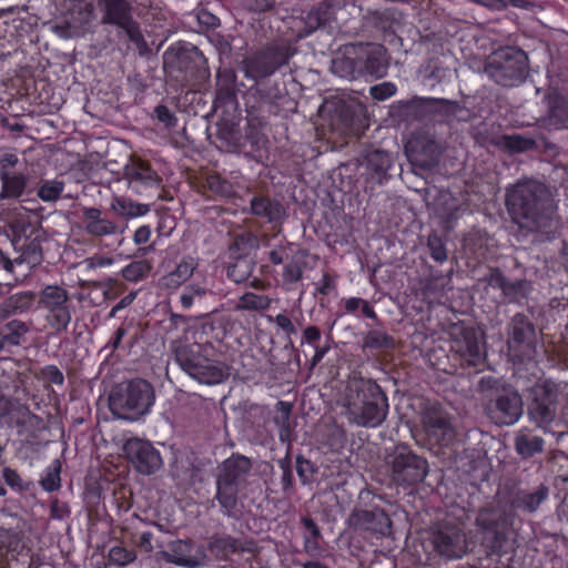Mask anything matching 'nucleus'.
<instances>
[{
	"mask_svg": "<svg viewBox=\"0 0 568 568\" xmlns=\"http://www.w3.org/2000/svg\"><path fill=\"white\" fill-rule=\"evenodd\" d=\"M296 52V48L288 42H272L245 60V77L255 81L247 100L254 99L252 105H255L256 112L286 116L296 111L297 102L287 92L285 83L270 78L286 65Z\"/></svg>",
	"mask_w": 568,
	"mask_h": 568,
	"instance_id": "1",
	"label": "nucleus"
},
{
	"mask_svg": "<svg viewBox=\"0 0 568 568\" xmlns=\"http://www.w3.org/2000/svg\"><path fill=\"white\" fill-rule=\"evenodd\" d=\"M505 203L520 229L538 232L551 226L556 205L544 184L518 182L507 189Z\"/></svg>",
	"mask_w": 568,
	"mask_h": 568,
	"instance_id": "2",
	"label": "nucleus"
},
{
	"mask_svg": "<svg viewBox=\"0 0 568 568\" xmlns=\"http://www.w3.org/2000/svg\"><path fill=\"white\" fill-rule=\"evenodd\" d=\"M351 423L362 427H377L387 416L388 403L385 393L372 379L351 377L341 396Z\"/></svg>",
	"mask_w": 568,
	"mask_h": 568,
	"instance_id": "3",
	"label": "nucleus"
},
{
	"mask_svg": "<svg viewBox=\"0 0 568 568\" xmlns=\"http://www.w3.org/2000/svg\"><path fill=\"white\" fill-rule=\"evenodd\" d=\"M478 390L485 398V412L498 426H510L519 420L524 413L520 394L500 379L483 377Z\"/></svg>",
	"mask_w": 568,
	"mask_h": 568,
	"instance_id": "4",
	"label": "nucleus"
},
{
	"mask_svg": "<svg viewBox=\"0 0 568 568\" xmlns=\"http://www.w3.org/2000/svg\"><path fill=\"white\" fill-rule=\"evenodd\" d=\"M108 400L115 417L136 420L150 412L155 400V392L148 381L134 378L113 386Z\"/></svg>",
	"mask_w": 568,
	"mask_h": 568,
	"instance_id": "5",
	"label": "nucleus"
},
{
	"mask_svg": "<svg viewBox=\"0 0 568 568\" xmlns=\"http://www.w3.org/2000/svg\"><path fill=\"white\" fill-rule=\"evenodd\" d=\"M252 470V462L246 456L232 454L219 466L216 495L223 515L234 517L237 511V495L245 487L246 477Z\"/></svg>",
	"mask_w": 568,
	"mask_h": 568,
	"instance_id": "6",
	"label": "nucleus"
},
{
	"mask_svg": "<svg viewBox=\"0 0 568 568\" xmlns=\"http://www.w3.org/2000/svg\"><path fill=\"white\" fill-rule=\"evenodd\" d=\"M333 67L352 77L357 74L383 78L388 69V53L382 44L361 43L347 48L345 57L334 60Z\"/></svg>",
	"mask_w": 568,
	"mask_h": 568,
	"instance_id": "7",
	"label": "nucleus"
},
{
	"mask_svg": "<svg viewBox=\"0 0 568 568\" xmlns=\"http://www.w3.org/2000/svg\"><path fill=\"white\" fill-rule=\"evenodd\" d=\"M305 257L303 251L293 253L291 244L278 245L266 252L267 263L261 265V273L272 275L286 291H292L303 280Z\"/></svg>",
	"mask_w": 568,
	"mask_h": 568,
	"instance_id": "8",
	"label": "nucleus"
},
{
	"mask_svg": "<svg viewBox=\"0 0 568 568\" xmlns=\"http://www.w3.org/2000/svg\"><path fill=\"white\" fill-rule=\"evenodd\" d=\"M100 8L103 24L122 30L140 55L143 57L150 52L141 26L133 17V6L130 0H101Z\"/></svg>",
	"mask_w": 568,
	"mask_h": 568,
	"instance_id": "9",
	"label": "nucleus"
},
{
	"mask_svg": "<svg viewBox=\"0 0 568 568\" xmlns=\"http://www.w3.org/2000/svg\"><path fill=\"white\" fill-rule=\"evenodd\" d=\"M392 480L399 486L422 483L428 474V462L407 445H397L386 457Z\"/></svg>",
	"mask_w": 568,
	"mask_h": 568,
	"instance_id": "10",
	"label": "nucleus"
},
{
	"mask_svg": "<svg viewBox=\"0 0 568 568\" xmlns=\"http://www.w3.org/2000/svg\"><path fill=\"white\" fill-rule=\"evenodd\" d=\"M527 60L524 50L507 47L493 55L487 64V71L497 84L515 87L526 79Z\"/></svg>",
	"mask_w": 568,
	"mask_h": 568,
	"instance_id": "11",
	"label": "nucleus"
},
{
	"mask_svg": "<svg viewBox=\"0 0 568 568\" xmlns=\"http://www.w3.org/2000/svg\"><path fill=\"white\" fill-rule=\"evenodd\" d=\"M158 551L155 559L165 561L183 568H200L207 560L206 550L203 545L196 544L191 538L172 539L163 544L155 540Z\"/></svg>",
	"mask_w": 568,
	"mask_h": 568,
	"instance_id": "12",
	"label": "nucleus"
},
{
	"mask_svg": "<svg viewBox=\"0 0 568 568\" xmlns=\"http://www.w3.org/2000/svg\"><path fill=\"white\" fill-rule=\"evenodd\" d=\"M559 385L552 381H544L530 388V402L527 414L537 427L546 429L556 418Z\"/></svg>",
	"mask_w": 568,
	"mask_h": 568,
	"instance_id": "13",
	"label": "nucleus"
},
{
	"mask_svg": "<svg viewBox=\"0 0 568 568\" xmlns=\"http://www.w3.org/2000/svg\"><path fill=\"white\" fill-rule=\"evenodd\" d=\"M537 342L534 323L524 313L515 314L507 328L506 355H535Z\"/></svg>",
	"mask_w": 568,
	"mask_h": 568,
	"instance_id": "14",
	"label": "nucleus"
},
{
	"mask_svg": "<svg viewBox=\"0 0 568 568\" xmlns=\"http://www.w3.org/2000/svg\"><path fill=\"white\" fill-rule=\"evenodd\" d=\"M122 450L135 470L143 475L156 473L163 464L160 453L151 442L145 439L129 438L123 444Z\"/></svg>",
	"mask_w": 568,
	"mask_h": 568,
	"instance_id": "15",
	"label": "nucleus"
},
{
	"mask_svg": "<svg viewBox=\"0 0 568 568\" xmlns=\"http://www.w3.org/2000/svg\"><path fill=\"white\" fill-rule=\"evenodd\" d=\"M225 336V329L221 324L203 323L186 333L185 339L193 341L187 355H215L222 354L221 343Z\"/></svg>",
	"mask_w": 568,
	"mask_h": 568,
	"instance_id": "16",
	"label": "nucleus"
},
{
	"mask_svg": "<svg viewBox=\"0 0 568 568\" xmlns=\"http://www.w3.org/2000/svg\"><path fill=\"white\" fill-rule=\"evenodd\" d=\"M430 540L436 552L448 559L460 558L466 552V537L455 525L436 526L432 531Z\"/></svg>",
	"mask_w": 568,
	"mask_h": 568,
	"instance_id": "17",
	"label": "nucleus"
},
{
	"mask_svg": "<svg viewBox=\"0 0 568 568\" xmlns=\"http://www.w3.org/2000/svg\"><path fill=\"white\" fill-rule=\"evenodd\" d=\"M422 426L429 442L448 444L455 436L450 417L439 405H429L422 413Z\"/></svg>",
	"mask_w": 568,
	"mask_h": 568,
	"instance_id": "18",
	"label": "nucleus"
},
{
	"mask_svg": "<svg viewBox=\"0 0 568 568\" xmlns=\"http://www.w3.org/2000/svg\"><path fill=\"white\" fill-rule=\"evenodd\" d=\"M42 241L41 233L34 230H31L29 235L16 237L13 245L20 254L14 261H6V270L12 271L13 264L26 263L30 270L40 265L43 261Z\"/></svg>",
	"mask_w": 568,
	"mask_h": 568,
	"instance_id": "19",
	"label": "nucleus"
},
{
	"mask_svg": "<svg viewBox=\"0 0 568 568\" xmlns=\"http://www.w3.org/2000/svg\"><path fill=\"white\" fill-rule=\"evenodd\" d=\"M176 364L192 378L204 384H217L225 376L224 368L210 357H174Z\"/></svg>",
	"mask_w": 568,
	"mask_h": 568,
	"instance_id": "20",
	"label": "nucleus"
},
{
	"mask_svg": "<svg viewBox=\"0 0 568 568\" xmlns=\"http://www.w3.org/2000/svg\"><path fill=\"white\" fill-rule=\"evenodd\" d=\"M251 213L270 225V230L280 233L286 219V210L281 201L267 195H254L250 201Z\"/></svg>",
	"mask_w": 568,
	"mask_h": 568,
	"instance_id": "21",
	"label": "nucleus"
},
{
	"mask_svg": "<svg viewBox=\"0 0 568 568\" xmlns=\"http://www.w3.org/2000/svg\"><path fill=\"white\" fill-rule=\"evenodd\" d=\"M347 524L351 528L369 530L375 534L387 535L392 521L382 508L355 509L348 517Z\"/></svg>",
	"mask_w": 568,
	"mask_h": 568,
	"instance_id": "22",
	"label": "nucleus"
},
{
	"mask_svg": "<svg viewBox=\"0 0 568 568\" xmlns=\"http://www.w3.org/2000/svg\"><path fill=\"white\" fill-rule=\"evenodd\" d=\"M484 341V333L473 326L457 328L448 341L449 352L453 355H481L480 346ZM487 355V353H483Z\"/></svg>",
	"mask_w": 568,
	"mask_h": 568,
	"instance_id": "23",
	"label": "nucleus"
},
{
	"mask_svg": "<svg viewBox=\"0 0 568 568\" xmlns=\"http://www.w3.org/2000/svg\"><path fill=\"white\" fill-rule=\"evenodd\" d=\"M82 224L87 234L103 237L122 233L121 226L98 207H83Z\"/></svg>",
	"mask_w": 568,
	"mask_h": 568,
	"instance_id": "24",
	"label": "nucleus"
},
{
	"mask_svg": "<svg viewBox=\"0 0 568 568\" xmlns=\"http://www.w3.org/2000/svg\"><path fill=\"white\" fill-rule=\"evenodd\" d=\"M335 18L336 4L332 0H324L307 12L305 26L310 32L317 29H332Z\"/></svg>",
	"mask_w": 568,
	"mask_h": 568,
	"instance_id": "25",
	"label": "nucleus"
},
{
	"mask_svg": "<svg viewBox=\"0 0 568 568\" xmlns=\"http://www.w3.org/2000/svg\"><path fill=\"white\" fill-rule=\"evenodd\" d=\"M359 13L362 14L363 26L372 28L383 34H395L394 23L395 17L394 12L389 9L384 10H372L367 9L364 11L362 6H358Z\"/></svg>",
	"mask_w": 568,
	"mask_h": 568,
	"instance_id": "26",
	"label": "nucleus"
},
{
	"mask_svg": "<svg viewBox=\"0 0 568 568\" xmlns=\"http://www.w3.org/2000/svg\"><path fill=\"white\" fill-rule=\"evenodd\" d=\"M206 62L205 57L196 48L179 50L172 62L173 67L184 73V78L195 77L203 64Z\"/></svg>",
	"mask_w": 568,
	"mask_h": 568,
	"instance_id": "27",
	"label": "nucleus"
},
{
	"mask_svg": "<svg viewBox=\"0 0 568 568\" xmlns=\"http://www.w3.org/2000/svg\"><path fill=\"white\" fill-rule=\"evenodd\" d=\"M193 257L184 256L175 266V268L168 274L163 275L159 285L162 290L174 291L185 283L192 275L196 267Z\"/></svg>",
	"mask_w": 568,
	"mask_h": 568,
	"instance_id": "28",
	"label": "nucleus"
},
{
	"mask_svg": "<svg viewBox=\"0 0 568 568\" xmlns=\"http://www.w3.org/2000/svg\"><path fill=\"white\" fill-rule=\"evenodd\" d=\"M392 165V155L386 151L374 150L366 155L368 180L378 184L388 180V170Z\"/></svg>",
	"mask_w": 568,
	"mask_h": 568,
	"instance_id": "29",
	"label": "nucleus"
},
{
	"mask_svg": "<svg viewBox=\"0 0 568 568\" xmlns=\"http://www.w3.org/2000/svg\"><path fill=\"white\" fill-rule=\"evenodd\" d=\"M29 179L24 173H2L0 174V199L17 200L24 194Z\"/></svg>",
	"mask_w": 568,
	"mask_h": 568,
	"instance_id": "30",
	"label": "nucleus"
},
{
	"mask_svg": "<svg viewBox=\"0 0 568 568\" xmlns=\"http://www.w3.org/2000/svg\"><path fill=\"white\" fill-rule=\"evenodd\" d=\"M247 128L245 131V138L254 149H261L265 142V135L262 132V126L265 124V116L260 112L255 111V105H250V100L246 101Z\"/></svg>",
	"mask_w": 568,
	"mask_h": 568,
	"instance_id": "31",
	"label": "nucleus"
},
{
	"mask_svg": "<svg viewBox=\"0 0 568 568\" xmlns=\"http://www.w3.org/2000/svg\"><path fill=\"white\" fill-rule=\"evenodd\" d=\"M545 442L539 436H532L527 430H519L514 438L516 453L524 459L534 457L544 450Z\"/></svg>",
	"mask_w": 568,
	"mask_h": 568,
	"instance_id": "32",
	"label": "nucleus"
},
{
	"mask_svg": "<svg viewBox=\"0 0 568 568\" xmlns=\"http://www.w3.org/2000/svg\"><path fill=\"white\" fill-rule=\"evenodd\" d=\"M34 303V295L30 292L16 293L0 304V320L9 315L23 313L31 308Z\"/></svg>",
	"mask_w": 568,
	"mask_h": 568,
	"instance_id": "33",
	"label": "nucleus"
},
{
	"mask_svg": "<svg viewBox=\"0 0 568 568\" xmlns=\"http://www.w3.org/2000/svg\"><path fill=\"white\" fill-rule=\"evenodd\" d=\"M549 495V488L540 485L535 491L520 490L513 499V506L534 513L546 500Z\"/></svg>",
	"mask_w": 568,
	"mask_h": 568,
	"instance_id": "34",
	"label": "nucleus"
},
{
	"mask_svg": "<svg viewBox=\"0 0 568 568\" xmlns=\"http://www.w3.org/2000/svg\"><path fill=\"white\" fill-rule=\"evenodd\" d=\"M125 174L130 182H141L149 186L158 185L160 183L158 173L148 162L142 160L135 161L131 166H128Z\"/></svg>",
	"mask_w": 568,
	"mask_h": 568,
	"instance_id": "35",
	"label": "nucleus"
},
{
	"mask_svg": "<svg viewBox=\"0 0 568 568\" xmlns=\"http://www.w3.org/2000/svg\"><path fill=\"white\" fill-rule=\"evenodd\" d=\"M28 327L21 321H11L0 328V352L21 344Z\"/></svg>",
	"mask_w": 568,
	"mask_h": 568,
	"instance_id": "36",
	"label": "nucleus"
},
{
	"mask_svg": "<svg viewBox=\"0 0 568 568\" xmlns=\"http://www.w3.org/2000/svg\"><path fill=\"white\" fill-rule=\"evenodd\" d=\"M210 551L219 559H227L241 549L240 541L229 535L212 536L207 545Z\"/></svg>",
	"mask_w": 568,
	"mask_h": 568,
	"instance_id": "37",
	"label": "nucleus"
},
{
	"mask_svg": "<svg viewBox=\"0 0 568 568\" xmlns=\"http://www.w3.org/2000/svg\"><path fill=\"white\" fill-rule=\"evenodd\" d=\"M64 8L72 20L88 23L93 17L94 0H64Z\"/></svg>",
	"mask_w": 568,
	"mask_h": 568,
	"instance_id": "38",
	"label": "nucleus"
},
{
	"mask_svg": "<svg viewBox=\"0 0 568 568\" xmlns=\"http://www.w3.org/2000/svg\"><path fill=\"white\" fill-rule=\"evenodd\" d=\"M548 122L552 128L560 130L568 128V98L556 97L549 106Z\"/></svg>",
	"mask_w": 568,
	"mask_h": 568,
	"instance_id": "39",
	"label": "nucleus"
},
{
	"mask_svg": "<svg viewBox=\"0 0 568 568\" xmlns=\"http://www.w3.org/2000/svg\"><path fill=\"white\" fill-rule=\"evenodd\" d=\"M254 270V263L251 258L239 256L230 263L226 268L227 278L236 284L246 283Z\"/></svg>",
	"mask_w": 568,
	"mask_h": 568,
	"instance_id": "40",
	"label": "nucleus"
},
{
	"mask_svg": "<svg viewBox=\"0 0 568 568\" xmlns=\"http://www.w3.org/2000/svg\"><path fill=\"white\" fill-rule=\"evenodd\" d=\"M213 111L217 113L227 114L234 112L237 108V90L236 88H221L215 91V99L213 101Z\"/></svg>",
	"mask_w": 568,
	"mask_h": 568,
	"instance_id": "41",
	"label": "nucleus"
},
{
	"mask_svg": "<svg viewBox=\"0 0 568 568\" xmlns=\"http://www.w3.org/2000/svg\"><path fill=\"white\" fill-rule=\"evenodd\" d=\"M531 292L530 282L527 280H508L503 296L508 303H524Z\"/></svg>",
	"mask_w": 568,
	"mask_h": 568,
	"instance_id": "42",
	"label": "nucleus"
},
{
	"mask_svg": "<svg viewBox=\"0 0 568 568\" xmlns=\"http://www.w3.org/2000/svg\"><path fill=\"white\" fill-rule=\"evenodd\" d=\"M291 414L292 404L278 402L275 406L274 423L278 427V436L282 442H286L291 436Z\"/></svg>",
	"mask_w": 568,
	"mask_h": 568,
	"instance_id": "43",
	"label": "nucleus"
},
{
	"mask_svg": "<svg viewBox=\"0 0 568 568\" xmlns=\"http://www.w3.org/2000/svg\"><path fill=\"white\" fill-rule=\"evenodd\" d=\"M205 187L212 195L221 199H230L235 194L233 184L217 173L206 176Z\"/></svg>",
	"mask_w": 568,
	"mask_h": 568,
	"instance_id": "44",
	"label": "nucleus"
},
{
	"mask_svg": "<svg viewBox=\"0 0 568 568\" xmlns=\"http://www.w3.org/2000/svg\"><path fill=\"white\" fill-rule=\"evenodd\" d=\"M271 298L266 294L253 292L244 293L237 301L236 308L241 311L261 312L271 306Z\"/></svg>",
	"mask_w": 568,
	"mask_h": 568,
	"instance_id": "45",
	"label": "nucleus"
},
{
	"mask_svg": "<svg viewBox=\"0 0 568 568\" xmlns=\"http://www.w3.org/2000/svg\"><path fill=\"white\" fill-rule=\"evenodd\" d=\"M503 144L509 153H523L537 146L535 139L521 134H505Z\"/></svg>",
	"mask_w": 568,
	"mask_h": 568,
	"instance_id": "46",
	"label": "nucleus"
},
{
	"mask_svg": "<svg viewBox=\"0 0 568 568\" xmlns=\"http://www.w3.org/2000/svg\"><path fill=\"white\" fill-rule=\"evenodd\" d=\"M395 344L393 336L378 329L369 331L364 337V347L369 349H390L395 347Z\"/></svg>",
	"mask_w": 568,
	"mask_h": 568,
	"instance_id": "47",
	"label": "nucleus"
},
{
	"mask_svg": "<svg viewBox=\"0 0 568 568\" xmlns=\"http://www.w3.org/2000/svg\"><path fill=\"white\" fill-rule=\"evenodd\" d=\"M427 250L430 257L436 263H444L448 258L447 241L437 232H433L427 237Z\"/></svg>",
	"mask_w": 568,
	"mask_h": 568,
	"instance_id": "48",
	"label": "nucleus"
},
{
	"mask_svg": "<svg viewBox=\"0 0 568 568\" xmlns=\"http://www.w3.org/2000/svg\"><path fill=\"white\" fill-rule=\"evenodd\" d=\"M111 209L118 215L128 217L141 216L146 212L143 205L120 196L113 199Z\"/></svg>",
	"mask_w": 568,
	"mask_h": 568,
	"instance_id": "49",
	"label": "nucleus"
},
{
	"mask_svg": "<svg viewBox=\"0 0 568 568\" xmlns=\"http://www.w3.org/2000/svg\"><path fill=\"white\" fill-rule=\"evenodd\" d=\"M41 303L48 310L68 304L67 291L60 286H47L41 294Z\"/></svg>",
	"mask_w": 568,
	"mask_h": 568,
	"instance_id": "50",
	"label": "nucleus"
},
{
	"mask_svg": "<svg viewBox=\"0 0 568 568\" xmlns=\"http://www.w3.org/2000/svg\"><path fill=\"white\" fill-rule=\"evenodd\" d=\"M151 271V266L145 261H134L125 265L121 274L128 282L136 283L144 280Z\"/></svg>",
	"mask_w": 568,
	"mask_h": 568,
	"instance_id": "51",
	"label": "nucleus"
},
{
	"mask_svg": "<svg viewBox=\"0 0 568 568\" xmlns=\"http://www.w3.org/2000/svg\"><path fill=\"white\" fill-rule=\"evenodd\" d=\"M322 332L315 325L306 326L302 332L301 343L312 346L315 349L314 355H325L328 347L321 346Z\"/></svg>",
	"mask_w": 568,
	"mask_h": 568,
	"instance_id": "52",
	"label": "nucleus"
},
{
	"mask_svg": "<svg viewBox=\"0 0 568 568\" xmlns=\"http://www.w3.org/2000/svg\"><path fill=\"white\" fill-rule=\"evenodd\" d=\"M70 320L71 315L68 304L48 310L47 321L57 331L65 329Z\"/></svg>",
	"mask_w": 568,
	"mask_h": 568,
	"instance_id": "53",
	"label": "nucleus"
},
{
	"mask_svg": "<svg viewBox=\"0 0 568 568\" xmlns=\"http://www.w3.org/2000/svg\"><path fill=\"white\" fill-rule=\"evenodd\" d=\"M61 463L54 459L52 465L47 469L45 476L40 480L41 487L47 491H55L61 487Z\"/></svg>",
	"mask_w": 568,
	"mask_h": 568,
	"instance_id": "54",
	"label": "nucleus"
},
{
	"mask_svg": "<svg viewBox=\"0 0 568 568\" xmlns=\"http://www.w3.org/2000/svg\"><path fill=\"white\" fill-rule=\"evenodd\" d=\"M63 190L64 183L62 181H44L38 190V196L44 202H52L61 196Z\"/></svg>",
	"mask_w": 568,
	"mask_h": 568,
	"instance_id": "55",
	"label": "nucleus"
},
{
	"mask_svg": "<svg viewBox=\"0 0 568 568\" xmlns=\"http://www.w3.org/2000/svg\"><path fill=\"white\" fill-rule=\"evenodd\" d=\"M446 275L442 272L434 270L433 266H428V274L422 278L420 285L425 294L436 293L445 284Z\"/></svg>",
	"mask_w": 568,
	"mask_h": 568,
	"instance_id": "56",
	"label": "nucleus"
},
{
	"mask_svg": "<svg viewBox=\"0 0 568 568\" xmlns=\"http://www.w3.org/2000/svg\"><path fill=\"white\" fill-rule=\"evenodd\" d=\"M136 555L133 550H128L121 546H114L109 550V560L118 566H125L133 562Z\"/></svg>",
	"mask_w": 568,
	"mask_h": 568,
	"instance_id": "57",
	"label": "nucleus"
},
{
	"mask_svg": "<svg viewBox=\"0 0 568 568\" xmlns=\"http://www.w3.org/2000/svg\"><path fill=\"white\" fill-rule=\"evenodd\" d=\"M128 335V329L123 326H120L115 332L113 337L110 341L112 346V351L109 355H112L114 351H124L126 347H130L129 353H131V348L133 347V337H129L125 342L124 338Z\"/></svg>",
	"mask_w": 568,
	"mask_h": 568,
	"instance_id": "58",
	"label": "nucleus"
},
{
	"mask_svg": "<svg viewBox=\"0 0 568 568\" xmlns=\"http://www.w3.org/2000/svg\"><path fill=\"white\" fill-rule=\"evenodd\" d=\"M397 91L393 82H382L371 87L369 93L374 100L385 101L393 97Z\"/></svg>",
	"mask_w": 568,
	"mask_h": 568,
	"instance_id": "59",
	"label": "nucleus"
},
{
	"mask_svg": "<svg viewBox=\"0 0 568 568\" xmlns=\"http://www.w3.org/2000/svg\"><path fill=\"white\" fill-rule=\"evenodd\" d=\"M132 540L134 545L144 552H152L156 547V544H153L154 534L152 531H142L134 532L132 535Z\"/></svg>",
	"mask_w": 568,
	"mask_h": 568,
	"instance_id": "60",
	"label": "nucleus"
},
{
	"mask_svg": "<svg viewBox=\"0 0 568 568\" xmlns=\"http://www.w3.org/2000/svg\"><path fill=\"white\" fill-rule=\"evenodd\" d=\"M336 287V276L329 272H324L322 278L315 283V292L321 295H329Z\"/></svg>",
	"mask_w": 568,
	"mask_h": 568,
	"instance_id": "61",
	"label": "nucleus"
},
{
	"mask_svg": "<svg viewBox=\"0 0 568 568\" xmlns=\"http://www.w3.org/2000/svg\"><path fill=\"white\" fill-rule=\"evenodd\" d=\"M361 304H363V298L361 297L353 296L344 300L343 307L336 313V320L343 317L344 315L357 316Z\"/></svg>",
	"mask_w": 568,
	"mask_h": 568,
	"instance_id": "62",
	"label": "nucleus"
},
{
	"mask_svg": "<svg viewBox=\"0 0 568 568\" xmlns=\"http://www.w3.org/2000/svg\"><path fill=\"white\" fill-rule=\"evenodd\" d=\"M296 471L303 483L311 480V477L315 473L313 464L302 456L296 458Z\"/></svg>",
	"mask_w": 568,
	"mask_h": 568,
	"instance_id": "63",
	"label": "nucleus"
},
{
	"mask_svg": "<svg viewBox=\"0 0 568 568\" xmlns=\"http://www.w3.org/2000/svg\"><path fill=\"white\" fill-rule=\"evenodd\" d=\"M154 115L166 128L175 126L178 121L174 113L166 105L163 104L155 106Z\"/></svg>",
	"mask_w": 568,
	"mask_h": 568,
	"instance_id": "64",
	"label": "nucleus"
}]
</instances>
